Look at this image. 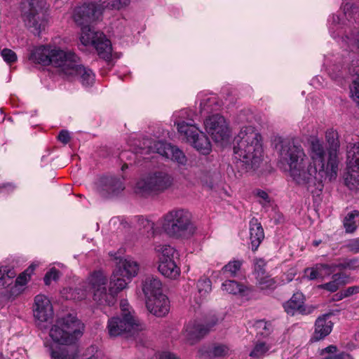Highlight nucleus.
I'll list each match as a JSON object with an SVG mask.
<instances>
[{
    "instance_id": "f257e3e1",
    "label": "nucleus",
    "mask_w": 359,
    "mask_h": 359,
    "mask_svg": "<svg viewBox=\"0 0 359 359\" xmlns=\"http://www.w3.org/2000/svg\"><path fill=\"white\" fill-rule=\"evenodd\" d=\"M325 140L327 150L319 139L313 138L310 141L309 163L306 162V155L301 145L281 138H278L276 144L279 163L288 170L296 184L305 187L311 193L316 189L321 190L324 182H331L337 177L340 143L337 130L328 129Z\"/></svg>"
},
{
    "instance_id": "f03ea898",
    "label": "nucleus",
    "mask_w": 359,
    "mask_h": 359,
    "mask_svg": "<svg viewBox=\"0 0 359 359\" xmlns=\"http://www.w3.org/2000/svg\"><path fill=\"white\" fill-rule=\"evenodd\" d=\"M261 135L252 126L243 127L233 140V154L236 163L245 171L255 170L262 161Z\"/></svg>"
},
{
    "instance_id": "7ed1b4c3",
    "label": "nucleus",
    "mask_w": 359,
    "mask_h": 359,
    "mask_svg": "<svg viewBox=\"0 0 359 359\" xmlns=\"http://www.w3.org/2000/svg\"><path fill=\"white\" fill-rule=\"evenodd\" d=\"M161 226L164 231L175 238H189L196 231L191 213L184 208H175L162 217Z\"/></svg>"
},
{
    "instance_id": "20e7f679",
    "label": "nucleus",
    "mask_w": 359,
    "mask_h": 359,
    "mask_svg": "<svg viewBox=\"0 0 359 359\" xmlns=\"http://www.w3.org/2000/svg\"><path fill=\"white\" fill-rule=\"evenodd\" d=\"M83 323L76 317L68 315L55 322L50 330L49 336L55 343L72 345L83 335Z\"/></svg>"
},
{
    "instance_id": "39448f33",
    "label": "nucleus",
    "mask_w": 359,
    "mask_h": 359,
    "mask_svg": "<svg viewBox=\"0 0 359 359\" xmlns=\"http://www.w3.org/2000/svg\"><path fill=\"white\" fill-rule=\"evenodd\" d=\"M44 0H21L20 11L25 26L34 35L45 29Z\"/></svg>"
},
{
    "instance_id": "423d86ee",
    "label": "nucleus",
    "mask_w": 359,
    "mask_h": 359,
    "mask_svg": "<svg viewBox=\"0 0 359 359\" xmlns=\"http://www.w3.org/2000/svg\"><path fill=\"white\" fill-rule=\"evenodd\" d=\"M173 179L167 172H155L140 179L136 184V193L142 196L157 195L172 185Z\"/></svg>"
},
{
    "instance_id": "0eeeda50",
    "label": "nucleus",
    "mask_w": 359,
    "mask_h": 359,
    "mask_svg": "<svg viewBox=\"0 0 359 359\" xmlns=\"http://www.w3.org/2000/svg\"><path fill=\"white\" fill-rule=\"evenodd\" d=\"M107 278L100 271L93 272L88 278V285L92 290L93 300L99 305L111 306L116 301L112 291L107 289Z\"/></svg>"
},
{
    "instance_id": "6e6552de",
    "label": "nucleus",
    "mask_w": 359,
    "mask_h": 359,
    "mask_svg": "<svg viewBox=\"0 0 359 359\" xmlns=\"http://www.w3.org/2000/svg\"><path fill=\"white\" fill-rule=\"evenodd\" d=\"M68 54L69 51L57 48L50 49L46 46H40L34 48L31 51L29 60L32 62L43 65H52L58 68L61 72Z\"/></svg>"
},
{
    "instance_id": "1a4fd4ad",
    "label": "nucleus",
    "mask_w": 359,
    "mask_h": 359,
    "mask_svg": "<svg viewBox=\"0 0 359 359\" xmlns=\"http://www.w3.org/2000/svg\"><path fill=\"white\" fill-rule=\"evenodd\" d=\"M144 329V325L130 313H125V318L112 317L108 320L107 330L110 337H116L124 333L134 335Z\"/></svg>"
},
{
    "instance_id": "9d476101",
    "label": "nucleus",
    "mask_w": 359,
    "mask_h": 359,
    "mask_svg": "<svg viewBox=\"0 0 359 359\" xmlns=\"http://www.w3.org/2000/svg\"><path fill=\"white\" fill-rule=\"evenodd\" d=\"M61 72L67 76L76 79L85 87L91 86L95 81V74L90 69L79 64V57L69 51Z\"/></svg>"
},
{
    "instance_id": "9b49d317",
    "label": "nucleus",
    "mask_w": 359,
    "mask_h": 359,
    "mask_svg": "<svg viewBox=\"0 0 359 359\" xmlns=\"http://www.w3.org/2000/svg\"><path fill=\"white\" fill-rule=\"evenodd\" d=\"M345 184L351 190H359V143L347 147V172L344 175Z\"/></svg>"
},
{
    "instance_id": "f8f14e48",
    "label": "nucleus",
    "mask_w": 359,
    "mask_h": 359,
    "mask_svg": "<svg viewBox=\"0 0 359 359\" xmlns=\"http://www.w3.org/2000/svg\"><path fill=\"white\" fill-rule=\"evenodd\" d=\"M140 154H147L150 152L157 153L160 155L177 162L179 165H184L187 162V158L183 151L177 147L170 144L157 141L154 142H149L147 148L141 149Z\"/></svg>"
},
{
    "instance_id": "ddd939ff",
    "label": "nucleus",
    "mask_w": 359,
    "mask_h": 359,
    "mask_svg": "<svg viewBox=\"0 0 359 359\" xmlns=\"http://www.w3.org/2000/svg\"><path fill=\"white\" fill-rule=\"evenodd\" d=\"M194 114L188 109H182L174 114V123L177 126V131L188 142L201 132L193 119Z\"/></svg>"
},
{
    "instance_id": "4468645a",
    "label": "nucleus",
    "mask_w": 359,
    "mask_h": 359,
    "mask_svg": "<svg viewBox=\"0 0 359 359\" xmlns=\"http://www.w3.org/2000/svg\"><path fill=\"white\" fill-rule=\"evenodd\" d=\"M204 125L207 133L215 142H222L228 139L229 130L224 116L219 114L209 116L204 121Z\"/></svg>"
},
{
    "instance_id": "2eb2a0df",
    "label": "nucleus",
    "mask_w": 359,
    "mask_h": 359,
    "mask_svg": "<svg viewBox=\"0 0 359 359\" xmlns=\"http://www.w3.org/2000/svg\"><path fill=\"white\" fill-rule=\"evenodd\" d=\"M102 8L98 1L85 3L75 8L73 18L75 22L80 27L90 25L101 15Z\"/></svg>"
},
{
    "instance_id": "dca6fc26",
    "label": "nucleus",
    "mask_w": 359,
    "mask_h": 359,
    "mask_svg": "<svg viewBox=\"0 0 359 359\" xmlns=\"http://www.w3.org/2000/svg\"><path fill=\"white\" fill-rule=\"evenodd\" d=\"M33 313L36 324L41 328L42 323L50 320L53 316V306L49 299L43 294H38L34 298Z\"/></svg>"
},
{
    "instance_id": "f3484780",
    "label": "nucleus",
    "mask_w": 359,
    "mask_h": 359,
    "mask_svg": "<svg viewBox=\"0 0 359 359\" xmlns=\"http://www.w3.org/2000/svg\"><path fill=\"white\" fill-rule=\"evenodd\" d=\"M343 17L333 15L332 17V24L334 27L330 28L331 34L333 38H336L339 34H334L335 30L341 27V25H346V20L351 22L352 21H356L359 18V0L355 4L350 3L345 4L343 7Z\"/></svg>"
},
{
    "instance_id": "a211bd4d",
    "label": "nucleus",
    "mask_w": 359,
    "mask_h": 359,
    "mask_svg": "<svg viewBox=\"0 0 359 359\" xmlns=\"http://www.w3.org/2000/svg\"><path fill=\"white\" fill-rule=\"evenodd\" d=\"M217 323V320L205 325L196 321L189 322L184 327V335L190 344H194L207 334Z\"/></svg>"
},
{
    "instance_id": "6ab92c4d",
    "label": "nucleus",
    "mask_w": 359,
    "mask_h": 359,
    "mask_svg": "<svg viewBox=\"0 0 359 359\" xmlns=\"http://www.w3.org/2000/svg\"><path fill=\"white\" fill-rule=\"evenodd\" d=\"M344 64L346 65L349 74L356 76L350 86L351 97L359 107V60L353 53L345 58Z\"/></svg>"
},
{
    "instance_id": "aec40b11",
    "label": "nucleus",
    "mask_w": 359,
    "mask_h": 359,
    "mask_svg": "<svg viewBox=\"0 0 359 359\" xmlns=\"http://www.w3.org/2000/svg\"><path fill=\"white\" fill-rule=\"evenodd\" d=\"M124 188L122 180L114 177H103L97 185L99 193L105 198L118 195Z\"/></svg>"
},
{
    "instance_id": "412c9836",
    "label": "nucleus",
    "mask_w": 359,
    "mask_h": 359,
    "mask_svg": "<svg viewBox=\"0 0 359 359\" xmlns=\"http://www.w3.org/2000/svg\"><path fill=\"white\" fill-rule=\"evenodd\" d=\"M146 306L153 315L157 317H163L169 312L170 302L168 297L163 294L146 299Z\"/></svg>"
},
{
    "instance_id": "4be33fe9",
    "label": "nucleus",
    "mask_w": 359,
    "mask_h": 359,
    "mask_svg": "<svg viewBox=\"0 0 359 359\" xmlns=\"http://www.w3.org/2000/svg\"><path fill=\"white\" fill-rule=\"evenodd\" d=\"M283 307L285 312L291 316L296 313L309 314L312 311V309H307L304 306V295L301 292L294 293L290 299L284 304Z\"/></svg>"
},
{
    "instance_id": "5701e85b",
    "label": "nucleus",
    "mask_w": 359,
    "mask_h": 359,
    "mask_svg": "<svg viewBox=\"0 0 359 359\" xmlns=\"http://www.w3.org/2000/svg\"><path fill=\"white\" fill-rule=\"evenodd\" d=\"M123 277L128 280L136 276L140 270V265L137 261L130 257L120 259L115 269Z\"/></svg>"
},
{
    "instance_id": "b1692460",
    "label": "nucleus",
    "mask_w": 359,
    "mask_h": 359,
    "mask_svg": "<svg viewBox=\"0 0 359 359\" xmlns=\"http://www.w3.org/2000/svg\"><path fill=\"white\" fill-rule=\"evenodd\" d=\"M142 290L146 299L163 294L162 293V283L160 279L153 276H147L142 280Z\"/></svg>"
},
{
    "instance_id": "393cba45",
    "label": "nucleus",
    "mask_w": 359,
    "mask_h": 359,
    "mask_svg": "<svg viewBox=\"0 0 359 359\" xmlns=\"http://www.w3.org/2000/svg\"><path fill=\"white\" fill-rule=\"evenodd\" d=\"M198 99L200 100V112L202 114H209L219 110L221 107L219 101L215 95L201 93L198 95Z\"/></svg>"
},
{
    "instance_id": "a878e982",
    "label": "nucleus",
    "mask_w": 359,
    "mask_h": 359,
    "mask_svg": "<svg viewBox=\"0 0 359 359\" xmlns=\"http://www.w3.org/2000/svg\"><path fill=\"white\" fill-rule=\"evenodd\" d=\"M329 314L319 317L316 321L315 332L313 337L314 341H318L327 336L332 331L333 323L329 320Z\"/></svg>"
},
{
    "instance_id": "bb28decb",
    "label": "nucleus",
    "mask_w": 359,
    "mask_h": 359,
    "mask_svg": "<svg viewBox=\"0 0 359 359\" xmlns=\"http://www.w3.org/2000/svg\"><path fill=\"white\" fill-rule=\"evenodd\" d=\"M264 238L263 228L257 219H252L250 222V240L252 250H256Z\"/></svg>"
},
{
    "instance_id": "cd10ccee",
    "label": "nucleus",
    "mask_w": 359,
    "mask_h": 359,
    "mask_svg": "<svg viewBox=\"0 0 359 359\" xmlns=\"http://www.w3.org/2000/svg\"><path fill=\"white\" fill-rule=\"evenodd\" d=\"M98 55L105 60L111 57L112 47L111 41L103 34L98 35V39L93 43Z\"/></svg>"
},
{
    "instance_id": "c85d7f7f",
    "label": "nucleus",
    "mask_w": 359,
    "mask_h": 359,
    "mask_svg": "<svg viewBox=\"0 0 359 359\" xmlns=\"http://www.w3.org/2000/svg\"><path fill=\"white\" fill-rule=\"evenodd\" d=\"M154 252L158 259V263L174 260L175 256L178 255L177 250L168 244H156Z\"/></svg>"
},
{
    "instance_id": "c756f323",
    "label": "nucleus",
    "mask_w": 359,
    "mask_h": 359,
    "mask_svg": "<svg viewBox=\"0 0 359 359\" xmlns=\"http://www.w3.org/2000/svg\"><path fill=\"white\" fill-rule=\"evenodd\" d=\"M158 270L163 276L170 279H176L180 275V268L175 260L158 263Z\"/></svg>"
},
{
    "instance_id": "7c9ffc66",
    "label": "nucleus",
    "mask_w": 359,
    "mask_h": 359,
    "mask_svg": "<svg viewBox=\"0 0 359 359\" xmlns=\"http://www.w3.org/2000/svg\"><path fill=\"white\" fill-rule=\"evenodd\" d=\"M231 349L226 344H217L213 345L208 350L203 351L201 349L198 351L199 354L203 356L205 355L210 359L224 357L229 355Z\"/></svg>"
},
{
    "instance_id": "2f4dec72",
    "label": "nucleus",
    "mask_w": 359,
    "mask_h": 359,
    "mask_svg": "<svg viewBox=\"0 0 359 359\" xmlns=\"http://www.w3.org/2000/svg\"><path fill=\"white\" fill-rule=\"evenodd\" d=\"M327 269L326 274H332L334 273V266L332 264H318L312 268H307L305 269L304 273L309 280H315L322 277L323 270Z\"/></svg>"
},
{
    "instance_id": "473e14b6",
    "label": "nucleus",
    "mask_w": 359,
    "mask_h": 359,
    "mask_svg": "<svg viewBox=\"0 0 359 359\" xmlns=\"http://www.w3.org/2000/svg\"><path fill=\"white\" fill-rule=\"evenodd\" d=\"M194 148L203 154L211 151V144L208 137L201 131L189 142Z\"/></svg>"
},
{
    "instance_id": "72a5a7b5",
    "label": "nucleus",
    "mask_w": 359,
    "mask_h": 359,
    "mask_svg": "<svg viewBox=\"0 0 359 359\" xmlns=\"http://www.w3.org/2000/svg\"><path fill=\"white\" fill-rule=\"evenodd\" d=\"M127 278L123 277L120 273L114 271L110 280L109 288L116 296L120 291L126 287L128 285Z\"/></svg>"
},
{
    "instance_id": "f704fd0d",
    "label": "nucleus",
    "mask_w": 359,
    "mask_h": 359,
    "mask_svg": "<svg viewBox=\"0 0 359 359\" xmlns=\"http://www.w3.org/2000/svg\"><path fill=\"white\" fill-rule=\"evenodd\" d=\"M80 40L84 46L93 45L98 39V35L103 34L102 32H95L90 25H83L81 27Z\"/></svg>"
},
{
    "instance_id": "c9c22d12",
    "label": "nucleus",
    "mask_w": 359,
    "mask_h": 359,
    "mask_svg": "<svg viewBox=\"0 0 359 359\" xmlns=\"http://www.w3.org/2000/svg\"><path fill=\"white\" fill-rule=\"evenodd\" d=\"M343 224L346 233H353L359 226V211L353 210L348 212L344 219Z\"/></svg>"
},
{
    "instance_id": "e433bc0d",
    "label": "nucleus",
    "mask_w": 359,
    "mask_h": 359,
    "mask_svg": "<svg viewBox=\"0 0 359 359\" xmlns=\"http://www.w3.org/2000/svg\"><path fill=\"white\" fill-rule=\"evenodd\" d=\"M347 276L344 273H335L332 276V280L319 285V287L334 292L338 290L340 285H345L347 282Z\"/></svg>"
},
{
    "instance_id": "4c0bfd02",
    "label": "nucleus",
    "mask_w": 359,
    "mask_h": 359,
    "mask_svg": "<svg viewBox=\"0 0 359 359\" xmlns=\"http://www.w3.org/2000/svg\"><path fill=\"white\" fill-rule=\"evenodd\" d=\"M53 359H76L78 349L76 347L62 348L58 350H52L50 352Z\"/></svg>"
},
{
    "instance_id": "58836bf2",
    "label": "nucleus",
    "mask_w": 359,
    "mask_h": 359,
    "mask_svg": "<svg viewBox=\"0 0 359 359\" xmlns=\"http://www.w3.org/2000/svg\"><path fill=\"white\" fill-rule=\"evenodd\" d=\"M341 42L344 46L350 48L353 52L359 51V30L341 37Z\"/></svg>"
},
{
    "instance_id": "ea45409f",
    "label": "nucleus",
    "mask_w": 359,
    "mask_h": 359,
    "mask_svg": "<svg viewBox=\"0 0 359 359\" xmlns=\"http://www.w3.org/2000/svg\"><path fill=\"white\" fill-rule=\"evenodd\" d=\"M270 349L271 346L269 344L258 341L255 344L252 350L250 353V356L257 359L263 358L268 354Z\"/></svg>"
},
{
    "instance_id": "a19ab883",
    "label": "nucleus",
    "mask_w": 359,
    "mask_h": 359,
    "mask_svg": "<svg viewBox=\"0 0 359 359\" xmlns=\"http://www.w3.org/2000/svg\"><path fill=\"white\" fill-rule=\"evenodd\" d=\"M222 290L229 294L236 295L245 291V286L236 280H226L222 285Z\"/></svg>"
},
{
    "instance_id": "79ce46f5",
    "label": "nucleus",
    "mask_w": 359,
    "mask_h": 359,
    "mask_svg": "<svg viewBox=\"0 0 359 359\" xmlns=\"http://www.w3.org/2000/svg\"><path fill=\"white\" fill-rule=\"evenodd\" d=\"M139 225L142 227L146 236L149 238L154 237L158 232L154 223L147 218L139 219Z\"/></svg>"
},
{
    "instance_id": "37998d69",
    "label": "nucleus",
    "mask_w": 359,
    "mask_h": 359,
    "mask_svg": "<svg viewBox=\"0 0 359 359\" xmlns=\"http://www.w3.org/2000/svg\"><path fill=\"white\" fill-rule=\"evenodd\" d=\"M242 264L243 262L240 260L231 261L222 267V272L231 277H236L241 269Z\"/></svg>"
},
{
    "instance_id": "c03bdc74",
    "label": "nucleus",
    "mask_w": 359,
    "mask_h": 359,
    "mask_svg": "<svg viewBox=\"0 0 359 359\" xmlns=\"http://www.w3.org/2000/svg\"><path fill=\"white\" fill-rule=\"evenodd\" d=\"M130 0H103V2H98L102 10L104 8L112 9H120L129 4Z\"/></svg>"
},
{
    "instance_id": "a18cd8bd",
    "label": "nucleus",
    "mask_w": 359,
    "mask_h": 359,
    "mask_svg": "<svg viewBox=\"0 0 359 359\" xmlns=\"http://www.w3.org/2000/svg\"><path fill=\"white\" fill-rule=\"evenodd\" d=\"M257 284L261 290H273L276 287V280L267 274L257 279Z\"/></svg>"
},
{
    "instance_id": "49530a36",
    "label": "nucleus",
    "mask_w": 359,
    "mask_h": 359,
    "mask_svg": "<svg viewBox=\"0 0 359 359\" xmlns=\"http://www.w3.org/2000/svg\"><path fill=\"white\" fill-rule=\"evenodd\" d=\"M332 266H334V272L337 269H351L355 270L359 268V259H345L342 262H339L338 264H332Z\"/></svg>"
},
{
    "instance_id": "de8ad7c7",
    "label": "nucleus",
    "mask_w": 359,
    "mask_h": 359,
    "mask_svg": "<svg viewBox=\"0 0 359 359\" xmlns=\"http://www.w3.org/2000/svg\"><path fill=\"white\" fill-rule=\"evenodd\" d=\"M266 263L265 260L262 258H256L254 259V275L256 279L266 274Z\"/></svg>"
},
{
    "instance_id": "09e8293b",
    "label": "nucleus",
    "mask_w": 359,
    "mask_h": 359,
    "mask_svg": "<svg viewBox=\"0 0 359 359\" xmlns=\"http://www.w3.org/2000/svg\"><path fill=\"white\" fill-rule=\"evenodd\" d=\"M255 327L257 330V334L264 337L268 336L272 331L271 323L266 322L264 320H257Z\"/></svg>"
},
{
    "instance_id": "8fccbe9b",
    "label": "nucleus",
    "mask_w": 359,
    "mask_h": 359,
    "mask_svg": "<svg viewBox=\"0 0 359 359\" xmlns=\"http://www.w3.org/2000/svg\"><path fill=\"white\" fill-rule=\"evenodd\" d=\"M337 347L330 345L320 351V355L323 359H344V355H336Z\"/></svg>"
},
{
    "instance_id": "3c124183",
    "label": "nucleus",
    "mask_w": 359,
    "mask_h": 359,
    "mask_svg": "<svg viewBox=\"0 0 359 359\" xmlns=\"http://www.w3.org/2000/svg\"><path fill=\"white\" fill-rule=\"evenodd\" d=\"M197 289L201 296H205L212 290L211 281L208 278H203L197 283Z\"/></svg>"
},
{
    "instance_id": "603ef678",
    "label": "nucleus",
    "mask_w": 359,
    "mask_h": 359,
    "mask_svg": "<svg viewBox=\"0 0 359 359\" xmlns=\"http://www.w3.org/2000/svg\"><path fill=\"white\" fill-rule=\"evenodd\" d=\"M345 70L339 64H333L328 67L327 72L332 79L337 80L344 75Z\"/></svg>"
},
{
    "instance_id": "864d4df0",
    "label": "nucleus",
    "mask_w": 359,
    "mask_h": 359,
    "mask_svg": "<svg viewBox=\"0 0 359 359\" xmlns=\"http://www.w3.org/2000/svg\"><path fill=\"white\" fill-rule=\"evenodd\" d=\"M4 270V276L5 280H4V283H2V287H7L10 285L13 282V278L15 277L16 272L13 269L8 268L7 266H3Z\"/></svg>"
},
{
    "instance_id": "5fc2aeb1",
    "label": "nucleus",
    "mask_w": 359,
    "mask_h": 359,
    "mask_svg": "<svg viewBox=\"0 0 359 359\" xmlns=\"http://www.w3.org/2000/svg\"><path fill=\"white\" fill-rule=\"evenodd\" d=\"M60 276V271L55 268H51L45 275L43 278L44 283L49 285L52 281H56Z\"/></svg>"
},
{
    "instance_id": "6e6d98bb",
    "label": "nucleus",
    "mask_w": 359,
    "mask_h": 359,
    "mask_svg": "<svg viewBox=\"0 0 359 359\" xmlns=\"http://www.w3.org/2000/svg\"><path fill=\"white\" fill-rule=\"evenodd\" d=\"M1 56L8 63H13L17 60V55L15 53L8 48H4L1 51Z\"/></svg>"
},
{
    "instance_id": "4d7b16f0",
    "label": "nucleus",
    "mask_w": 359,
    "mask_h": 359,
    "mask_svg": "<svg viewBox=\"0 0 359 359\" xmlns=\"http://www.w3.org/2000/svg\"><path fill=\"white\" fill-rule=\"evenodd\" d=\"M33 270L34 269H31L30 267L27 269L25 271L20 273L15 280L16 285L21 286L25 285L28 282L30 277V273H28V271H30L32 272Z\"/></svg>"
},
{
    "instance_id": "13d9d810",
    "label": "nucleus",
    "mask_w": 359,
    "mask_h": 359,
    "mask_svg": "<svg viewBox=\"0 0 359 359\" xmlns=\"http://www.w3.org/2000/svg\"><path fill=\"white\" fill-rule=\"evenodd\" d=\"M201 182L203 184V185L206 186L209 189H212L213 187V175L210 172H205L203 173L200 177Z\"/></svg>"
},
{
    "instance_id": "bf43d9fd",
    "label": "nucleus",
    "mask_w": 359,
    "mask_h": 359,
    "mask_svg": "<svg viewBox=\"0 0 359 359\" xmlns=\"http://www.w3.org/2000/svg\"><path fill=\"white\" fill-rule=\"evenodd\" d=\"M347 247L351 252H359V238L349 241Z\"/></svg>"
},
{
    "instance_id": "052dcab7",
    "label": "nucleus",
    "mask_w": 359,
    "mask_h": 359,
    "mask_svg": "<svg viewBox=\"0 0 359 359\" xmlns=\"http://www.w3.org/2000/svg\"><path fill=\"white\" fill-rule=\"evenodd\" d=\"M58 140L64 144H67L70 140L69 133L67 130H62L57 136Z\"/></svg>"
},
{
    "instance_id": "680f3d73",
    "label": "nucleus",
    "mask_w": 359,
    "mask_h": 359,
    "mask_svg": "<svg viewBox=\"0 0 359 359\" xmlns=\"http://www.w3.org/2000/svg\"><path fill=\"white\" fill-rule=\"evenodd\" d=\"M359 292V286H353L348 287L343 293H341L340 297H346L353 294Z\"/></svg>"
},
{
    "instance_id": "e2e57ef3",
    "label": "nucleus",
    "mask_w": 359,
    "mask_h": 359,
    "mask_svg": "<svg viewBox=\"0 0 359 359\" xmlns=\"http://www.w3.org/2000/svg\"><path fill=\"white\" fill-rule=\"evenodd\" d=\"M120 306L122 311V317L125 318V313H130V315H133L129 310L130 305L127 300H121Z\"/></svg>"
},
{
    "instance_id": "0e129e2a",
    "label": "nucleus",
    "mask_w": 359,
    "mask_h": 359,
    "mask_svg": "<svg viewBox=\"0 0 359 359\" xmlns=\"http://www.w3.org/2000/svg\"><path fill=\"white\" fill-rule=\"evenodd\" d=\"M15 189V186L11 183H6L0 185V192L9 193Z\"/></svg>"
},
{
    "instance_id": "69168bd1",
    "label": "nucleus",
    "mask_w": 359,
    "mask_h": 359,
    "mask_svg": "<svg viewBox=\"0 0 359 359\" xmlns=\"http://www.w3.org/2000/svg\"><path fill=\"white\" fill-rule=\"evenodd\" d=\"M257 196L260 198L263 199L265 202H269V198L268 194L263 190H258L257 191Z\"/></svg>"
},
{
    "instance_id": "338daca9",
    "label": "nucleus",
    "mask_w": 359,
    "mask_h": 359,
    "mask_svg": "<svg viewBox=\"0 0 359 359\" xmlns=\"http://www.w3.org/2000/svg\"><path fill=\"white\" fill-rule=\"evenodd\" d=\"M252 118V115L245 118V112H241L238 116V121L241 123L245 122V121L250 122V121H251Z\"/></svg>"
},
{
    "instance_id": "774afa93",
    "label": "nucleus",
    "mask_w": 359,
    "mask_h": 359,
    "mask_svg": "<svg viewBox=\"0 0 359 359\" xmlns=\"http://www.w3.org/2000/svg\"><path fill=\"white\" fill-rule=\"evenodd\" d=\"M161 359H181L179 357H177L175 354L172 353H164Z\"/></svg>"
}]
</instances>
